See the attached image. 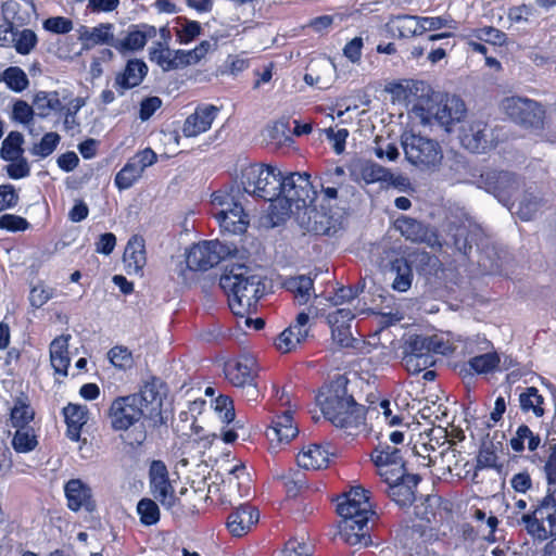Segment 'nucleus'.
<instances>
[{"instance_id":"f257e3e1","label":"nucleus","mask_w":556,"mask_h":556,"mask_svg":"<svg viewBox=\"0 0 556 556\" xmlns=\"http://www.w3.org/2000/svg\"><path fill=\"white\" fill-rule=\"evenodd\" d=\"M392 99L405 104L422 125L437 122L445 131L451 132L466 114L464 101L456 96H446L439 102L431 98L432 90L420 80H404L388 87Z\"/></svg>"},{"instance_id":"f03ea898","label":"nucleus","mask_w":556,"mask_h":556,"mask_svg":"<svg viewBox=\"0 0 556 556\" xmlns=\"http://www.w3.org/2000/svg\"><path fill=\"white\" fill-rule=\"evenodd\" d=\"M317 403L324 417L349 434L356 433L365 425L366 409L349 394L343 377L324 388L317 395Z\"/></svg>"},{"instance_id":"7ed1b4c3","label":"nucleus","mask_w":556,"mask_h":556,"mask_svg":"<svg viewBox=\"0 0 556 556\" xmlns=\"http://www.w3.org/2000/svg\"><path fill=\"white\" fill-rule=\"evenodd\" d=\"M337 511L342 518L339 525L341 539L352 546H368L371 543L369 522L375 511L367 491L362 486L352 488L338 498Z\"/></svg>"},{"instance_id":"20e7f679","label":"nucleus","mask_w":556,"mask_h":556,"mask_svg":"<svg viewBox=\"0 0 556 556\" xmlns=\"http://www.w3.org/2000/svg\"><path fill=\"white\" fill-rule=\"evenodd\" d=\"M219 286L228 296L229 308L240 317L252 314L264 294L262 276L242 264L226 266Z\"/></svg>"},{"instance_id":"39448f33","label":"nucleus","mask_w":556,"mask_h":556,"mask_svg":"<svg viewBox=\"0 0 556 556\" xmlns=\"http://www.w3.org/2000/svg\"><path fill=\"white\" fill-rule=\"evenodd\" d=\"M279 194L270 204L273 216L283 220L291 214L307 210L313 203L316 192L313 189L309 175L306 173H281L279 180Z\"/></svg>"},{"instance_id":"423d86ee","label":"nucleus","mask_w":556,"mask_h":556,"mask_svg":"<svg viewBox=\"0 0 556 556\" xmlns=\"http://www.w3.org/2000/svg\"><path fill=\"white\" fill-rule=\"evenodd\" d=\"M456 349L457 346L443 333L413 334L405 342L403 364L408 372L419 374L435 363V355H448Z\"/></svg>"},{"instance_id":"0eeeda50","label":"nucleus","mask_w":556,"mask_h":556,"mask_svg":"<svg viewBox=\"0 0 556 556\" xmlns=\"http://www.w3.org/2000/svg\"><path fill=\"white\" fill-rule=\"evenodd\" d=\"M239 187L230 186L212 194L213 215L222 231L239 235L247 230L249 217L244 213Z\"/></svg>"},{"instance_id":"6e6552de","label":"nucleus","mask_w":556,"mask_h":556,"mask_svg":"<svg viewBox=\"0 0 556 556\" xmlns=\"http://www.w3.org/2000/svg\"><path fill=\"white\" fill-rule=\"evenodd\" d=\"M281 170L274 165L251 164L241 170L243 193L274 204L279 194Z\"/></svg>"},{"instance_id":"1a4fd4ad","label":"nucleus","mask_w":556,"mask_h":556,"mask_svg":"<svg viewBox=\"0 0 556 556\" xmlns=\"http://www.w3.org/2000/svg\"><path fill=\"white\" fill-rule=\"evenodd\" d=\"M518 525L534 540L545 541L556 535V488H548L535 509L522 514Z\"/></svg>"},{"instance_id":"9d476101","label":"nucleus","mask_w":556,"mask_h":556,"mask_svg":"<svg viewBox=\"0 0 556 556\" xmlns=\"http://www.w3.org/2000/svg\"><path fill=\"white\" fill-rule=\"evenodd\" d=\"M401 143L406 160L413 165L434 168L443 159L442 149L433 139L405 131L401 137Z\"/></svg>"},{"instance_id":"9b49d317","label":"nucleus","mask_w":556,"mask_h":556,"mask_svg":"<svg viewBox=\"0 0 556 556\" xmlns=\"http://www.w3.org/2000/svg\"><path fill=\"white\" fill-rule=\"evenodd\" d=\"M450 231L455 248L464 255L472 249L473 244L477 248L482 244L483 230L470 217L465 207H457L451 213Z\"/></svg>"},{"instance_id":"f8f14e48","label":"nucleus","mask_w":556,"mask_h":556,"mask_svg":"<svg viewBox=\"0 0 556 556\" xmlns=\"http://www.w3.org/2000/svg\"><path fill=\"white\" fill-rule=\"evenodd\" d=\"M505 114L515 123L525 127L541 129L544 126L546 111L543 105L534 100L509 97L501 104Z\"/></svg>"},{"instance_id":"ddd939ff","label":"nucleus","mask_w":556,"mask_h":556,"mask_svg":"<svg viewBox=\"0 0 556 556\" xmlns=\"http://www.w3.org/2000/svg\"><path fill=\"white\" fill-rule=\"evenodd\" d=\"M230 252L227 245L217 240L201 241L187 251V269L205 271L219 264Z\"/></svg>"},{"instance_id":"4468645a","label":"nucleus","mask_w":556,"mask_h":556,"mask_svg":"<svg viewBox=\"0 0 556 556\" xmlns=\"http://www.w3.org/2000/svg\"><path fill=\"white\" fill-rule=\"evenodd\" d=\"M371 460L382 481H397L406 472L401 450L386 442H380L372 451Z\"/></svg>"},{"instance_id":"2eb2a0df","label":"nucleus","mask_w":556,"mask_h":556,"mask_svg":"<svg viewBox=\"0 0 556 556\" xmlns=\"http://www.w3.org/2000/svg\"><path fill=\"white\" fill-rule=\"evenodd\" d=\"M476 185L478 188L493 194L506 207H509L511 198L519 187V182L514 174L496 170L483 172L476 181Z\"/></svg>"},{"instance_id":"dca6fc26","label":"nucleus","mask_w":556,"mask_h":556,"mask_svg":"<svg viewBox=\"0 0 556 556\" xmlns=\"http://www.w3.org/2000/svg\"><path fill=\"white\" fill-rule=\"evenodd\" d=\"M144 417L139 399L131 394L118 396L111 403L109 419L115 431H126Z\"/></svg>"},{"instance_id":"f3484780","label":"nucleus","mask_w":556,"mask_h":556,"mask_svg":"<svg viewBox=\"0 0 556 556\" xmlns=\"http://www.w3.org/2000/svg\"><path fill=\"white\" fill-rule=\"evenodd\" d=\"M163 382L152 377L143 382L138 393L131 394L139 399V406L142 407L144 418L151 420L154 426L164 424L162 417L163 405Z\"/></svg>"},{"instance_id":"a211bd4d","label":"nucleus","mask_w":556,"mask_h":556,"mask_svg":"<svg viewBox=\"0 0 556 556\" xmlns=\"http://www.w3.org/2000/svg\"><path fill=\"white\" fill-rule=\"evenodd\" d=\"M156 160V153L150 148L137 152L116 174L114 179L115 186L119 190L129 189L141 178L144 169L153 165Z\"/></svg>"},{"instance_id":"6ab92c4d","label":"nucleus","mask_w":556,"mask_h":556,"mask_svg":"<svg viewBox=\"0 0 556 556\" xmlns=\"http://www.w3.org/2000/svg\"><path fill=\"white\" fill-rule=\"evenodd\" d=\"M490 348L491 342L483 336L477 334L466 339L464 344L466 353L473 354L476 352H485L481 355L473 356L468 362L470 368L477 374H488L498 366L500 356L495 352H486Z\"/></svg>"},{"instance_id":"aec40b11","label":"nucleus","mask_w":556,"mask_h":556,"mask_svg":"<svg viewBox=\"0 0 556 556\" xmlns=\"http://www.w3.org/2000/svg\"><path fill=\"white\" fill-rule=\"evenodd\" d=\"M150 490L161 505L170 509L175 506L177 497L173 485L168 480L167 468L161 460H153L150 466Z\"/></svg>"},{"instance_id":"412c9836","label":"nucleus","mask_w":556,"mask_h":556,"mask_svg":"<svg viewBox=\"0 0 556 556\" xmlns=\"http://www.w3.org/2000/svg\"><path fill=\"white\" fill-rule=\"evenodd\" d=\"M157 34V29L153 25L146 23L130 24L124 37H117L115 50L122 54L140 51L147 45V41L153 39Z\"/></svg>"},{"instance_id":"4be33fe9","label":"nucleus","mask_w":556,"mask_h":556,"mask_svg":"<svg viewBox=\"0 0 556 556\" xmlns=\"http://www.w3.org/2000/svg\"><path fill=\"white\" fill-rule=\"evenodd\" d=\"M463 147L473 153H483L493 146L492 132L482 121H473L462 128Z\"/></svg>"},{"instance_id":"5701e85b","label":"nucleus","mask_w":556,"mask_h":556,"mask_svg":"<svg viewBox=\"0 0 556 556\" xmlns=\"http://www.w3.org/2000/svg\"><path fill=\"white\" fill-rule=\"evenodd\" d=\"M309 315L301 312L298 314L294 324L285 329L277 338L275 345L281 353H289L303 343L309 332Z\"/></svg>"},{"instance_id":"b1692460","label":"nucleus","mask_w":556,"mask_h":556,"mask_svg":"<svg viewBox=\"0 0 556 556\" xmlns=\"http://www.w3.org/2000/svg\"><path fill=\"white\" fill-rule=\"evenodd\" d=\"M218 112L219 109L213 104L199 105L194 113L186 118L182 126V134L186 137H197L207 131L211 128Z\"/></svg>"},{"instance_id":"393cba45","label":"nucleus","mask_w":556,"mask_h":556,"mask_svg":"<svg viewBox=\"0 0 556 556\" xmlns=\"http://www.w3.org/2000/svg\"><path fill=\"white\" fill-rule=\"evenodd\" d=\"M64 494L67 507L72 511L85 508L88 511L93 509L91 488L81 479H71L64 485Z\"/></svg>"},{"instance_id":"a878e982","label":"nucleus","mask_w":556,"mask_h":556,"mask_svg":"<svg viewBox=\"0 0 556 556\" xmlns=\"http://www.w3.org/2000/svg\"><path fill=\"white\" fill-rule=\"evenodd\" d=\"M299 433L298 426L293 422V417L290 410H286L281 415L276 416L271 421V426L266 431V437L270 442L271 448H275V443L288 444Z\"/></svg>"},{"instance_id":"bb28decb","label":"nucleus","mask_w":556,"mask_h":556,"mask_svg":"<svg viewBox=\"0 0 556 556\" xmlns=\"http://www.w3.org/2000/svg\"><path fill=\"white\" fill-rule=\"evenodd\" d=\"M387 485V493L390 498L399 506H408L415 498V489L419 482V477L412 473H403L397 481H383Z\"/></svg>"},{"instance_id":"cd10ccee","label":"nucleus","mask_w":556,"mask_h":556,"mask_svg":"<svg viewBox=\"0 0 556 556\" xmlns=\"http://www.w3.org/2000/svg\"><path fill=\"white\" fill-rule=\"evenodd\" d=\"M226 379L235 387L250 383L255 379V361L251 356H241L225 364Z\"/></svg>"},{"instance_id":"c85d7f7f","label":"nucleus","mask_w":556,"mask_h":556,"mask_svg":"<svg viewBox=\"0 0 556 556\" xmlns=\"http://www.w3.org/2000/svg\"><path fill=\"white\" fill-rule=\"evenodd\" d=\"M391 177L387 168L371 161H357L351 165V178L358 184L388 182Z\"/></svg>"},{"instance_id":"c756f323","label":"nucleus","mask_w":556,"mask_h":556,"mask_svg":"<svg viewBox=\"0 0 556 556\" xmlns=\"http://www.w3.org/2000/svg\"><path fill=\"white\" fill-rule=\"evenodd\" d=\"M114 28L111 23H101L94 27L81 26L78 30V39L86 48L110 46L115 49L117 37L114 36Z\"/></svg>"},{"instance_id":"7c9ffc66","label":"nucleus","mask_w":556,"mask_h":556,"mask_svg":"<svg viewBox=\"0 0 556 556\" xmlns=\"http://www.w3.org/2000/svg\"><path fill=\"white\" fill-rule=\"evenodd\" d=\"M333 455L329 444H309L298 454L296 462L301 468L317 470L327 467Z\"/></svg>"},{"instance_id":"2f4dec72","label":"nucleus","mask_w":556,"mask_h":556,"mask_svg":"<svg viewBox=\"0 0 556 556\" xmlns=\"http://www.w3.org/2000/svg\"><path fill=\"white\" fill-rule=\"evenodd\" d=\"M147 73L148 66L143 61L138 59L129 60L124 71L116 75L114 88L119 96H123L126 90L139 86Z\"/></svg>"},{"instance_id":"473e14b6","label":"nucleus","mask_w":556,"mask_h":556,"mask_svg":"<svg viewBox=\"0 0 556 556\" xmlns=\"http://www.w3.org/2000/svg\"><path fill=\"white\" fill-rule=\"evenodd\" d=\"M394 228L412 242H427L431 245L438 242L437 237L422 223L408 216L396 218Z\"/></svg>"},{"instance_id":"72a5a7b5","label":"nucleus","mask_w":556,"mask_h":556,"mask_svg":"<svg viewBox=\"0 0 556 556\" xmlns=\"http://www.w3.org/2000/svg\"><path fill=\"white\" fill-rule=\"evenodd\" d=\"M258 511L250 505H240L232 511L227 520V528L235 536H241L249 532L251 528L258 521Z\"/></svg>"},{"instance_id":"f704fd0d","label":"nucleus","mask_w":556,"mask_h":556,"mask_svg":"<svg viewBox=\"0 0 556 556\" xmlns=\"http://www.w3.org/2000/svg\"><path fill=\"white\" fill-rule=\"evenodd\" d=\"M123 261L128 275H140L147 263L144 241L139 236H132L124 251Z\"/></svg>"},{"instance_id":"c9c22d12","label":"nucleus","mask_w":556,"mask_h":556,"mask_svg":"<svg viewBox=\"0 0 556 556\" xmlns=\"http://www.w3.org/2000/svg\"><path fill=\"white\" fill-rule=\"evenodd\" d=\"M63 415L67 426V438L71 441L78 442L80 440L81 429L88 421L87 406L70 403L63 408Z\"/></svg>"},{"instance_id":"e433bc0d","label":"nucleus","mask_w":556,"mask_h":556,"mask_svg":"<svg viewBox=\"0 0 556 556\" xmlns=\"http://www.w3.org/2000/svg\"><path fill=\"white\" fill-rule=\"evenodd\" d=\"M386 27L393 37L409 38L421 35L420 16H392L386 24Z\"/></svg>"},{"instance_id":"4c0bfd02","label":"nucleus","mask_w":556,"mask_h":556,"mask_svg":"<svg viewBox=\"0 0 556 556\" xmlns=\"http://www.w3.org/2000/svg\"><path fill=\"white\" fill-rule=\"evenodd\" d=\"M71 336H60L50 344V362L54 371L62 376H67V369L71 363L68 356V341Z\"/></svg>"},{"instance_id":"58836bf2","label":"nucleus","mask_w":556,"mask_h":556,"mask_svg":"<svg viewBox=\"0 0 556 556\" xmlns=\"http://www.w3.org/2000/svg\"><path fill=\"white\" fill-rule=\"evenodd\" d=\"M318 68L321 74H315L312 68L311 72L304 75V81L309 86H316L319 89H327L333 81L336 65L330 59H323L318 63Z\"/></svg>"},{"instance_id":"ea45409f","label":"nucleus","mask_w":556,"mask_h":556,"mask_svg":"<svg viewBox=\"0 0 556 556\" xmlns=\"http://www.w3.org/2000/svg\"><path fill=\"white\" fill-rule=\"evenodd\" d=\"M391 273L395 275L392 288L399 292H406L413 281L412 267L404 257L395 258L391 263Z\"/></svg>"},{"instance_id":"a19ab883","label":"nucleus","mask_w":556,"mask_h":556,"mask_svg":"<svg viewBox=\"0 0 556 556\" xmlns=\"http://www.w3.org/2000/svg\"><path fill=\"white\" fill-rule=\"evenodd\" d=\"M541 206V199L533 192L527 191L516 205L510 202L507 207L511 214H516L522 220H530Z\"/></svg>"},{"instance_id":"79ce46f5","label":"nucleus","mask_w":556,"mask_h":556,"mask_svg":"<svg viewBox=\"0 0 556 556\" xmlns=\"http://www.w3.org/2000/svg\"><path fill=\"white\" fill-rule=\"evenodd\" d=\"M526 442L528 450L533 452L540 446L541 439L527 425H520L515 435L510 439L509 445L514 452L521 453L525 450Z\"/></svg>"},{"instance_id":"37998d69","label":"nucleus","mask_w":556,"mask_h":556,"mask_svg":"<svg viewBox=\"0 0 556 556\" xmlns=\"http://www.w3.org/2000/svg\"><path fill=\"white\" fill-rule=\"evenodd\" d=\"M543 404L544 397L535 387L526 388L519 394V405L523 413L531 412L535 417H542L545 413Z\"/></svg>"},{"instance_id":"c03bdc74","label":"nucleus","mask_w":556,"mask_h":556,"mask_svg":"<svg viewBox=\"0 0 556 556\" xmlns=\"http://www.w3.org/2000/svg\"><path fill=\"white\" fill-rule=\"evenodd\" d=\"M287 287L293 292L296 303L299 305H305L312 298L314 282L311 277L300 275L290 278L287 282Z\"/></svg>"},{"instance_id":"a18cd8bd","label":"nucleus","mask_w":556,"mask_h":556,"mask_svg":"<svg viewBox=\"0 0 556 556\" xmlns=\"http://www.w3.org/2000/svg\"><path fill=\"white\" fill-rule=\"evenodd\" d=\"M35 112L31 105L24 100H16L12 106L11 119L23 125L31 136L38 132L34 128Z\"/></svg>"},{"instance_id":"49530a36","label":"nucleus","mask_w":556,"mask_h":556,"mask_svg":"<svg viewBox=\"0 0 556 556\" xmlns=\"http://www.w3.org/2000/svg\"><path fill=\"white\" fill-rule=\"evenodd\" d=\"M173 50L167 42H153L149 49V59L164 72L173 71Z\"/></svg>"},{"instance_id":"de8ad7c7","label":"nucleus","mask_w":556,"mask_h":556,"mask_svg":"<svg viewBox=\"0 0 556 556\" xmlns=\"http://www.w3.org/2000/svg\"><path fill=\"white\" fill-rule=\"evenodd\" d=\"M24 137L18 131H11L2 141L0 155L5 161H15L23 154Z\"/></svg>"},{"instance_id":"09e8293b","label":"nucleus","mask_w":556,"mask_h":556,"mask_svg":"<svg viewBox=\"0 0 556 556\" xmlns=\"http://www.w3.org/2000/svg\"><path fill=\"white\" fill-rule=\"evenodd\" d=\"M35 412L26 399H17L11 409V422L15 428L28 427L34 419Z\"/></svg>"},{"instance_id":"8fccbe9b","label":"nucleus","mask_w":556,"mask_h":556,"mask_svg":"<svg viewBox=\"0 0 556 556\" xmlns=\"http://www.w3.org/2000/svg\"><path fill=\"white\" fill-rule=\"evenodd\" d=\"M3 83L14 92H23L29 86L26 73L18 66H10L4 70Z\"/></svg>"},{"instance_id":"3c124183","label":"nucleus","mask_w":556,"mask_h":556,"mask_svg":"<svg viewBox=\"0 0 556 556\" xmlns=\"http://www.w3.org/2000/svg\"><path fill=\"white\" fill-rule=\"evenodd\" d=\"M364 286H356V287H341L339 288L333 296L330 298V302L334 306H340L343 304H348L346 307L354 308V306H357V308H365L364 306L359 305V301H357L356 304H354V301L358 296V294L363 291Z\"/></svg>"},{"instance_id":"603ef678","label":"nucleus","mask_w":556,"mask_h":556,"mask_svg":"<svg viewBox=\"0 0 556 556\" xmlns=\"http://www.w3.org/2000/svg\"><path fill=\"white\" fill-rule=\"evenodd\" d=\"M365 308H354L351 307H340L329 313L327 316V321L330 327H349L351 328V323L355 318L357 314L364 313Z\"/></svg>"},{"instance_id":"864d4df0","label":"nucleus","mask_w":556,"mask_h":556,"mask_svg":"<svg viewBox=\"0 0 556 556\" xmlns=\"http://www.w3.org/2000/svg\"><path fill=\"white\" fill-rule=\"evenodd\" d=\"M137 514L143 526L156 525L160 520V508L151 498H141L137 504Z\"/></svg>"},{"instance_id":"5fc2aeb1","label":"nucleus","mask_w":556,"mask_h":556,"mask_svg":"<svg viewBox=\"0 0 556 556\" xmlns=\"http://www.w3.org/2000/svg\"><path fill=\"white\" fill-rule=\"evenodd\" d=\"M34 104L41 116L48 115L50 111L56 112L62 109V102L56 92H37L34 98Z\"/></svg>"},{"instance_id":"6e6d98bb","label":"nucleus","mask_w":556,"mask_h":556,"mask_svg":"<svg viewBox=\"0 0 556 556\" xmlns=\"http://www.w3.org/2000/svg\"><path fill=\"white\" fill-rule=\"evenodd\" d=\"M38 41L37 35L31 29H23L21 31H14L12 36V43L17 53L27 55L36 47Z\"/></svg>"},{"instance_id":"4d7b16f0","label":"nucleus","mask_w":556,"mask_h":556,"mask_svg":"<svg viewBox=\"0 0 556 556\" xmlns=\"http://www.w3.org/2000/svg\"><path fill=\"white\" fill-rule=\"evenodd\" d=\"M36 444V437L29 427L16 428V432L12 440V445L16 452H30L35 448Z\"/></svg>"},{"instance_id":"13d9d810","label":"nucleus","mask_w":556,"mask_h":556,"mask_svg":"<svg viewBox=\"0 0 556 556\" xmlns=\"http://www.w3.org/2000/svg\"><path fill=\"white\" fill-rule=\"evenodd\" d=\"M84 105L85 100L83 98H75L71 101V105L65 112L63 126L64 130L71 136H75L77 132H79L77 113Z\"/></svg>"},{"instance_id":"bf43d9fd","label":"nucleus","mask_w":556,"mask_h":556,"mask_svg":"<svg viewBox=\"0 0 556 556\" xmlns=\"http://www.w3.org/2000/svg\"><path fill=\"white\" fill-rule=\"evenodd\" d=\"M60 140L61 137L56 132H47L38 143L33 146L30 152L35 156L45 159L54 152Z\"/></svg>"},{"instance_id":"052dcab7","label":"nucleus","mask_w":556,"mask_h":556,"mask_svg":"<svg viewBox=\"0 0 556 556\" xmlns=\"http://www.w3.org/2000/svg\"><path fill=\"white\" fill-rule=\"evenodd\" d=\"M109 359L118 369L127 370L134 366L131 352L125 346H114L109 351Z\"/></svg>"},{"instance_id":"680f3d73","label":"nucleus","mask_w":556,"mask_h":556,"mask_svg":"<svg viewBox=\"0 0 556 556\" xmlns=\"http://www.w3.org/2000/svg\"><path fill=\"white\" fill-rule=\"evenodd\" d=\"M212 406L214 408V412L218 416V418L225 422L230 424L235 420V408L232 401L225 395H219L215 399L214 402H212Z\"/></svg>"},{"instance_id":"e2e57ef3","label":"nucleus","mask_w":556,"mask_h":556,"mask_svg":"<svg viewBox=\"0 0 556 556\" xmlns=\"http://www.w3.org/2000/svg\"><path fill=\"white\" fill-rule=\"evenodd\" d=\"M201 29L199 22L185 18L181 28L176 31L178 43H190L201 34Z\"/></svg>"},{"instance_id":"0e129e2a","label":"nucleus","mask_w":556,"mask_h":556,"mask_svg":"<svg viewBox=\"0 0 556 556\" xmlns=\"http://www.w3.org/2000/svg\"><path fill=\"white\" fill-rule=\"evenodd\" d=\"M421 35L428 30H437L444 27L455 29V22L447 16H420Z\"/></svg>"},{"instance_id":"69168bd1","label":"nucleus","mask_w":556,"mask_h":556,"mask_svg":"<svg viewBox=\"0 0 556 556\" xmlns=\"http://www.w3.org/2000/svg\"><path fill=\"white\" fill-rule=\"evenodd\" d=\"M42 26L53 34H67L73 29V22L64 16H53L45 20Z\"/></svg>"},{"instance_id":"338daca9","label":"nucleus","mask_w":556,"mask_h":556,"mask_svg":"<svg viewBox=\"0 0 556 556\" xmlns=\"http://www.w3.org/2000/svg\"><path fill=\"white\" fill-rule=\"evenodd\" d=\"M54 290L45 285H37L31 288L29 293V302L31 306L39 308L43 306L52 296Z\"/></svg>"},{"instance_id":"774afa93","label":"nucleus","mask_w":556,"mask_h":556,"mask_svg":"<svg viewBox=\"0 0 556 556\" xmlns=\"http://www.w3.org/2000/svg\"><path fill=\"white\" fill-rule=\"evenodd\" d=\"M29 227L28 222L18 215L4 214L0 216V229L8 231H24Z\"/></svg>"}]
</instances>
